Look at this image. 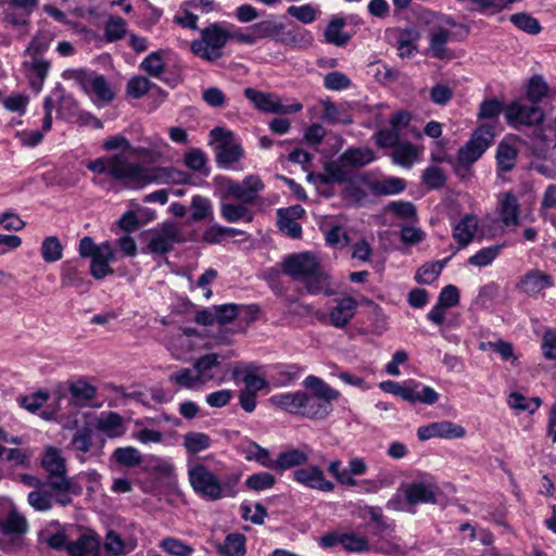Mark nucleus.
I'll use <instances>...</instances> for the list:
<instances>
[{"mask_svg":"<svg viewBox=\"0 0 556 556\" xmlns=\"http://www.w3.org/2000/svg\"><path fill=\"white\" fill-rule=\"evenodd\" d=\"M422 149L410 142H399L392 152L393 163L402 167L410 168L418 160Z\"/></svg>","mask_w":556,"mask_h":556,"instance_id":"72a5a7b5","label":"nucleus"},{"mask_svg":"<svg viewBox=\"0 0 556 556\" xmlns=\"http://www.w3.org/2000/svg\"><path fill=\"white\" fill-rule=\"evenodd\" d=\"M327 469L340 485L355 488L358 485L356 477L368 471V464L363 457H352L344 467L339 458H333L328 463Z\"/></svg>","mask_w":556,"mask_h":556,"instance_id":"1a4fd4ad","label":"nucleus"},{"mask_svg":"<svg viewBox=\"0 0 556 556\" xmlns=\"http://www.w3.org/2000/svg\"><path fill=\"white\" fill-rule=\"evenodd\" d=\"M168 380L181 389L199 390L203 387L194 367L179 369L170 374Z\"/></svg>","mask_w":556,"mask_h":556,"instance_id":"58836bf2","label":"nucleus"},{"mask_svg":"<svg viewBox=\"0 0 556 556\" xmlns=\"http://www.w3.org/2000/svg\"><path fill=\"white\" fill-rule=\"evenodd\" d=\"M140 68L151 77L159 78L165 71V62L161 52H151L140 64Z\"/></svg>","mask_w":556,"mask_h":556,"instance_id":"0e129e2a","label":"nucleus"},{"mask_svg":"<svg viewBox=\"0 0 556 556\" xmlns=\"http://www.w3.org/2000/svg\"><path fill=\"white\" fill-rule=\"evenodd\" d=\"M184 446L189 453L197 454L211 446V438L203 432H188L184 435Z\"/></svg>","mask_w":556,"mask_h":556,"instance_id":"680f3d73","label":"nucleus"},{"mask_svg":"<svg viewBox=\"0 0 556 556\" xmlns=\"http://www.w3.org/2000/svg\"><path fill=\"white\" fill-rule=\"evenodd\" d=\"M29 18L30 13L27 11L15 9L8 4L3 22L5 23V27H10L18 37H24L29 33Z\"/></svg>","mask_w":556,"mask_h":556,"instance_id":"c85d7f7f","label":"nucleus"},{"mask_svg":"<svg viewBox=\"0 0 556 556\" xmlns=\"http://www.w3.org/2000/svg\"><path fill=\"white\" fill-rule=\"evenodd\" d=\"M190 218L193 222H200L213 218V203L212 201L203 195H193L190 203Z\"/></svg>","mask_w":556,"mask_h":556,"instance_id":"c03bdc74","label":"nucleus"},{"mask_svg":"<svg viewBox=\"0 0 556 556\" xmlns=\"http://www.w3.org/2000/svg\"><path fill=\"white\" fill-rule=\"evenodd\" d=\"M27 502L36 511H48L53 506V495L51 491L39 488L28 493Z\"/></svg>","mask_w":556,"mask_h":556,"instance_id":"052dcab7","label":"nucleus"},{"mask_svg":"<svg viewBox=\"0 0 556 556\" xmlns=\"http://www.w3.org/2000/svg\"><path fill=\"white\" fill-rule=\"evenodd\" d=\"M292 479L307 489L323 493H331L336 489L334 482L326 477L318 465L311 464L295 469Z\"/></svg>","mask_w":556,"mask_h":556,"instance_id":"f8f14e48","label":"nucleus"},{"mask_svg":"<svg viewBox=\"0 0 556 556\" xmlns=\"http://www.w3.org/2000/svg\"><path fill=\"white\" fill-rule=\"evenodd\" d=\"M375 160V153L366 147L349 148L340 155L343 166L362 167Z\"/></svg>","mask_w":556,"mask_h":556,"instance_id":"f704fd0d","label":"nucleus"},{"mask_svg":"<svg viewBox=\"0 0 556 556\" xmlns=\"http://www.w3.org/2000/svg\"><path fill=\"white\" fill-rule=\"evenodd\" d=\"M167 143L160 137H146L141 144L135 147L134 155L141 157L146 163H156L163 159L167 151Z\"/></svg>","mask_w":556,"mask_h":556,"instance_id":"4be33fe9","label":"nucleus"},{"mask_svg":"<svg viewBox=\"0 0 556 556\" xmlns=\"http://www.w3.org/2000/svg\"><path fill=\"white\" fill-rule=\"evenodd\" d=\"M256 40L271 38L277 41V38L285 30L282 23H277L273 18L261 21L252 25Z\"/></svg>","mask_w":556,"mask_h":556,"instance_id":"6e6d98bb","label":"nucleus"},{"mask_svg":"<svg viewBox=\"0 0 556 556\" xmlns=\"http://www.w3.org/2000/svg\"><path fill=\"white\" fill-rule=\"evenodd\" d=\"M239 451L248 462H256L261 466L271 469L273 458L268 450L262 447L256 442L243 441L239 445Z\"/></svg>","mask_w":556,"mask_h":556,"instance_id":"473e14b6","label":"nucleus"},{"mask_svg":"<svg viewBox=\"0 0 556 556\" xmlns=\"http://www.w3.org/2000/svg\"><path fill=\"white\" fill-rule=\"evenodd\" d=\"M220 204V215L228 223H251L254 219L253 212L248 207L245 202H225Z\"/></svg>","mask_w":556,"mask_h":556,"instance_id":"cd10ccee","label":"nucleus"},{"mask_svg":"<svg viewBox=\"0 0 556 556\" xmlns=\"http://www.w3.org/2000/svg\"><path fill=\"white\" fill-rule=\"evenodd\" d=\"M56 34L54 29L42 23L24 51V55L42 56L48 51Z\"/></svg>","mask_w":556,"mask_h":556,"instance_id":"393cba45","label":"nucleus"},{"mask_svg":"<svg viewBox=\"0 0 556 556\" xmlns=\"http://www.w3.org/2000/svg\"><path fill=\"white\" fill-rule=\"evenodd\" d=\"M309 457V448L307 446L302 448H290L278 455L273 459L271 470L285 471L292 467L306 464Z\"/></svg>","mask_w":556,"mask_h":556,"instance_id":"a878e982","label":"nucleus"},{"mask_svg":"<svg viewBox=\"0 0 556 556\" xmlns=\"http://www.w3.org/2000/svg\"><path fill=\"white\" fill-rule=\"evenodd\" d=\"M303 384L305 388L312 390V392H308L311 395L320 400V402L327 406H332L331 402L339 397V392L337 390L332 389L316 376H307L304 379Z\"/></svg>","mask_w":556,"mask_h":556,"instance_id":"c756f323","label":"nucleus"},{"mask_svg":"<svg viewBox=\"0 0 556 556\" xmlns=\"http://www.w3.org/2000/svg\"><path fill=\"white\" fill-rule=\"evenodd\" d=\"M222 200L233 199L245 203H254L265 188L264 182L257 175H248L242 181H235L227 177L215 179Z\"/></svg>","mask_w":556,"mask_h":556,"instance_id":"423d86ee","label":"nucleus"},{"mask_svg":"<svg viewBox=\"0 0 556 556\" xmlns=\"http://www.w3.org/2000/svg\"><path fill=\"white\" fill-rule=\"evenodd\" d=\"M406 188V181L400 177H387L374 184L372 190L377 194L393 195Z\"/></svg>","mask_w":556,"mask_h":556,"instance_id":"13d9d810","label":"nucleus"},{"mask_svg":"<svg viewBox=\"0 0 556 556\" xmlns=\"http://www.w3.org/2000/svg\"><path fill=\"white\" fill-rule=\"evenodd\" d=\"M452 38V33L445 28H438L430 35L429 49L434 58L443 59L447 55L446 45Z\"/></svg>","mask_w":556,"mask_h":556,"instance_id":"09e8293b","label":"nucleus"},{"mask_svg":"<svg viewBox=\"0 0 556 556\" xmlns=\"http://www.w3.org/2000/svg\"><path fill=\"white\" fill-rule=\"evenodd\" d=\"M478 229V218L473 214L462 217L453 227V238L460 248L467 247L473 239Z\"/></svg>","mask_w":556,"mask_h":556,"instance_id":"7c9ffc66","label":"nucleus"},{"mask_svg":"<svg viewBox=\"0 0 556 556\" xmlns=\"http://www.w3.org/2000/svg\"><path fill=\"white\" fill-rule=\"evenodd\" d=\"M401 492L407 498L408 504L414 507L417 504L435 503L438 486L432 478L425 477L403 485Z\"/></svg>","mask_w":556,"mask_h":556,"instance_id":"ddd939ff","label":"nucleus"},{"mask_svg":"<svg viewBox=\"0 0 556 556\" xmlns=\"http://www.w3.org/2000/svg\"><path fill=\"white\" fill-rule=\"evenodd\" d=\"M300 402V416L306 418L324 419L332 410V406L325 405L320 400L305 391H301Z\"/></svg>","mask_w":556,"mask_h":556,"instance_id":"bb28decb","label":"nucleus"},{"mask_svg":"<svg viewBox=\"0 0 556 556\" xmlns=\"http://www.w3.org/2000/svg\"><path fill=\"white\" fill-rule=\"evenodd\" d=\"M230 39V31L220 23H212L200 29V38L190 42L191 52L200 59L214 62L223 56Z\"/></svg>","mask_w":556,"mask_h":556,"instance_id":"20e7f679","label":"nucleus"},{"mask_svg":"<svg viewBox=\"0 0 556 556\" xmlns=\"http://www.w3.org/2000/svg\"><path fill=\"white\" fill-rule=\"evenodd\" d=\"M301 391L278 393L268 399V402L277 408L289 414L300 415Z\"/></svg>","mask_w":556,"mask_h":556,"instance_id":"a19ab883","label":"nucleus"},{"mask_svg":"<svg viewBox=\"0 0 556 556\" xmlns=\"http://www.w3.org/2000/svg\"><path fill=\"white\" fill-rule=\"evenodd\" d=\"M40 463L48 472V480L67 478L66 460L62 456L60 448L52 445L45 446Z\"/></svg>","mask_w":556,"mask_h":556,"instance_id":"412c9836","label":"nucleus"},{"mask_svg":"<svg viewBox=\"0 0 556 556\" xmlns=\"http://www.w3.org/2000/svg\"><path fill=\"white\" fill-rule=\"evenodd\" d=\"M102 148L105 151H118V153L98 157L87 163L86 167L94 174L92 182L97 186H105L101 176L106 175L121 182L125 188L138 190L162 181L165 176V168L131 162L125 153L134 155L135 147L125 136L109 137L103 141Z\"/></svg>","mask_w":556,"mask_h":556,"instance_id":"f257e3e1","label":"nucleus"},{"mask_svg":"<svg viewBox=\"0 0 556 556\" xmlns=\"http://www.w3.org/2000/svg\"><path fill=\"white\" fill-rule=\"evenodd\" d=\"M244 96L257 110L265 113L290 114L300 112L303 108L299 102L283 105L277 94L263 92L254 88L244 89Z\"/></svg>","mask_w":556,"mask_h":556,"instance_id":"9b49d317","label":"nucleus"},{"mask_svg":"<svg viewBox=\"0 0 556 556\" xmlns=\"http://www.w3.org/2000/svg\"><path fill=\"white\" fill-rule=\"evenodd\" d=\"M496 212L503 226L516 228L519 226L520 207L518 199L511 192H504L497 197Z\"/></svg>","mask_w":556,"mask_h":556,"instance_id":"aec40b11","label":"nucleus"},{"mask_svg":"<svg viewBox=\"0 0 556 556\" xmlns=\"http://www.w3.org/2000/svg\"><path fill=\"white\" fill-rule=\"evenodd\" d=\"M46 486L51 491L53 500L61 506H67L72 503L70 493H74V484L70 478L48 480Z\"/></svg>","mask_w":556,"mask_h":556,"instance_id":"e433bc0d","label":"nucleus"},{"mask_svg":"<svg viewBox=\"0 0 556 556\" xmlns=\"http://www.w3.org/2000/svg\"><path fill=\"white\" fill-rule=\"evenodd\" d=\"M41 256L47 263H55L63 256V245L55 236L43 239L40 248Z\"/></svg>","mask_w":556,"mask_h":556,"instance_id":"4d7b16f0","label":"nucleus"},{"mask_svg":"<svg viewBox=\"0 0 556 556\" xmlns=\"http://www.w3.org/2000/svg\"><path fill=\"white\" fill-rule=\"evenodd\" d=\"M507 405L517 413H535L541 406L539 397H527L519 392H511L507 397Z\"/></svg>","mask_w":556,"mask_h":556,"instance_id":"49530a36","label":"nucleus"},{"mask_svg":"<svg viewBox=\"0 0 556 556\" xmlns=\"http://www.w3.org/2000/svg\"><path fill=\"white\" fill-rule=\"evenodd\" d=\"M100 540L93 532L81 534L76 541L66 545V549L71 556H88L98 551Z\"/></svg>","mask_w":556,"mask_h":556,"instance_id":"c9c22d12","label":"nucleus"},{"mask_svg":"<svg viewBox=\"0 0 556 556\" xmlns=\"http://www.w3.org/2000/svg\"><path fill=\"white\" fill-rule=\"evenodd\" d=\"M277 41L294 48H305L311 46L313 37L311 33L305 29L294 28L288 31L282 30Z\"/></svg>","mask_w":556,"mask_h":556,"instance_id":"de8ad7c7","label":"nucleus"},{"mask_svg":"<svg viewBox=\"0 0 556 556\" xmlns=\"http://www.w3.org/2000/svg\"><path fill=\"white\" fill-rule=\"evenodd\" d=\"M70 392L75 400L86 403L96 396L97 388L87 381L79 379L71 383Z\"/></svg>","mask_w":556,"mask_h":556,"instance_id":"774afa93","label":"nucleus"},{"mask_svg":"<svg viewBox=\"0 0 556 556\" xmlns=\"http://www.w3.org/2000/svg\"><path fill=\"white\" fill-rule=\"evenodd\" d=\"M287 13L303 24H312L319 15L317 5L306 3L303 5H291L287 9Z\"/></svg>","mask_w":556,"mask_h":556,"instance_id":"bf43d9fd","label":"nucleus"},{"mask_svg":"<svg viewBox=\"0 0 556 556\" xmlns=\"http://www.w3.org/2000/svg\"><path fill=\"white\" fill-rule=\"evenodd\" d=\"M22 68L28 80L29 87L36 92H40L45 80L50 71L51 64L43 56L24 55Z\"/></svg>","mask_w":556,"mask_h":556,"instance_id":"dca6fc26","label":"nucleus"},{"mask_svg":"<svg viewBox=\"0 0 556 556\" xmlns=\"http://www.w3.org/2000/svg\"><path fill=\"white\" fill-rule=\"evenodd\" d=\"M73 75L97 106H103L114 99V92L104 76L84 71H76Z\"/></svg>","mask_w":556,"mask_h":556,"instance_id":"6e6552de","label":"nucleus"},{"mask_svg":"<svg viewBox=\"0 0 556 556\" xmlns=\"http://www.w3.org/2000/svg\"><path fill=\"white\" fill-rule=\"evenodd\" d=\"M504 116L510 126L518 128L520 126H533L542 123L544 112L534 103L527 104L521 100H517L505 106Z\"/></svg>","mask_w":556,"mask_h":556,"instance_id":"9d476101","label":"nucleus"},{"mask_svg":"<svg viewBox=\"0 0 556 556\" xmlns=\"http://www.w3.org/2000/svg\"><path fill=\"white\" fill-rule=\"evenodd\" d=\"M341 546L348 553L361 554L371 551L368 539L357 532H343Z\"/></svg>","mask_w":556,"mask_h":556,"instance_id":"8fccbe9b","label":"nucleus"},{"mask_svg":"<svg viewBox=\"0 0 556 556\" xmlns=\"http://www.w3.org/2000/svg\"><path fill=\"white\" fill-rule=\"evenodd\" d=\"M502 249V244H494L483 248L471 255L467 262L469 265L478 268L490 266L500 255Z\"/></svg>","mask_w":556,"mask_h":556,"instance_id":"603ef678","label":"nucleus"},{"mask_svg":"<svg viewBox=\"0 0 556 556\" xmlns=\"http://www.w3.org/2000/svg\"><path fill=\"white\" fill-rule=\"evenodd\" d=\"M211 137L216 142V159L222 167L230 168L242 157L243 150L231 131L216 127L211 130Z\"/></svg>","mask_w":556,"mask_h":556,"instance_id":"0eeeda50","label":"nucleus"},{"mask_svg":"<svg viewBox=\"0 0 556 556\" xmlns=\"http://www.w3.org/2000/svg\"><path fill=\"white\" fill-rule=\"evenodd\" d=\"M448 258L443 261L431 262L422 265L415 275V280L418 283L430 285L438 279L442 269L446 265Z\"/></svg>","mask_w":556,"mask_h":556,"instance_id":"3c124183","label":"nucleus"},{"mask_svg":"<svg viewBox=\"0 0 556 556\" xmlns=\"http://www.w3.org/2000/svg\"><path fill=\"white\" fill-rule=\"evenodd\" d=\"M298 364H278L271 368L270 380L277 388L292 384L303 372Z\"/></svg>","mask_w":556,"mask_h":556,"instance_id":"2f4dec72","label":"nucleus"},{"mask_svg":"<svg viewBox=\"0 0 556 556\" xmlns=\"http://www.w3.org/2000/svg\"><path fill=\"white\" fill-rule=\"evenodd\" d=\"M200 340L197 331L191 328L179 329L167 340V349L177 359L186 358L197 346Z\"/></svg>","mask_w":556,"mask_h":556,"instance_id":"a211bd4d","label":"nucleus"},{"mask_svg":"<svg viewBox=\"0 0 556 556\" xmlns=\"http://www.w3.org/2000/svg\"><path fill=\"white\" fill-rule=\"evenodd\" d=\"M357 307L358 303L352 296L338 300L329 313L330 324L336 328L345 327L355 316Z\"/></svg>","mask_w":556,"mask_h":556,"instance_id":"b1692460","label":"nucleus"},{"mask_svg":"<svg viewBox=\"0 0 556 556\" xmlns=\"http://www.w3.org/2000/svg\"><path fill=\"white\" fill-rule=\"evenodd\" d=\"M517 159V149L514 144L502 141L496 151L497 166L503 172H509L514 168Z\"/></svg>","mask_w":556,"mask_h":556,"instance_id":"864d4df0","label":"nucleus"},{"mask_svg":"<svg viewBox=\"0 0 556 556\" xmlns=\"http://www.w3.org/2000/svg\"><path fill=\"white\" fill-rule=\"evenodd\" d=\"M0 529L4 534H23L28 530L26 518L8 497H0Z\"/></svg>","mask_w":556,"mask_h":556,"instance_id":"4468645a","label":"nucleus"},{"mask_svg":"<svg viewBox=\"0 0 556 556\" xmlns=\"http://www.w3.org/2000/svg\"><path fill=\"white\" fill-rule=\"evenodd\" d=\"M113 458L116 463L126 467L138 466L142 460L140 452L132 446L116 448L113 452Z\"/></svg>","mask_w":556,"mask_h":556,"instance_id":"338daca9","label":"nucleus"},{"mask_svg":"<svg viewBox=\"0 0 556 556\" xmlns=\"http://www.w3.org/2000/svg\"><path fill=\"white\" fill-rule=\"evenodd\" d=\"M136 543L124 541L114 530H109L104 539V549L111 556H122L132 551Z\"/></svg>","mask_w":556,"mask_h":556,"instance_id":"37998d69","label":"nucleus"},{"mask_svg":"<svg viewBox=\"0 0 556 556\" xmlns=\"http://www.w3.org/2000/svg\"><path fill=\"white\" fill-rule=\"evenodd\" d=\"M160 547L172 556H191L193 547L175 538H165L160 542Z\"/></svg>","mask_w":556,"mask_h":556,"instance_id":"69168bd1","label":"nucleus"},{"mask_svg":"<svg viewBox=\"0 0 556 556\" xmlns=\"http://www.w3.org/2000/svg\"><path fill=\"white\" fill-rule=\"evenodd\" d=\"M78 252L81 257L91 258L90 275L101 280L114 273L110 263L115 258V251L110 242L96 244L91 237H84L79 241Z\"/></svg>","mask_w":556,"mask_h":556,"instance_id":"39448f33","label":"nucleus"},{"mask_svg":"<svg viewBox=\"0 0 556 556\" xmlns=\"http://www.w3.org/2000/svg\"><path fill=\"white\" fill-rule=\"evenodd\" d=\"M188 479L193 491L206 501H218L224 497H235L238 494L239 475L220 481L206 466L192 464L188 467Z\"/></svg>","mask_w":556,"mask_h":556,"instance_id":"7ed1b4c3","label":"nucleus"},{"mask_svg":"<svg viewBox=\"0 0 556 556\" xmlns=\"http://www.w3.org/2000/svg\"><path fill=\"white\" fill-rule=\"evenodd\" d=\"M218 366V355L215 353L206 354L200 357L193 365L203 386L215 379L213 369Z\"/></svg>","mask_w":556,"mask_h":556,"instance_id":"a18cd8bd","label":"nucleus"},{"mask_svg":"<svg viewBox=\"0 0 556 556\" xmlns=\"http://www.w3.org/2000/svg\"><path fill=\"white\" fill-rule=\"evenodd\" d=\"M304 214L305 210L299 204L279 208L277 216L280 231L292 239L300 238L302 236V227L298 223V219L302 218Z\"/></svg>","mask_w":556,"mask_h":556,"instance_id":"6ab92c4d","label":"nucleus"},{"mask_svg":"<svg viewBox=\"0 0 556 556\" xmlns=\"http://www.w3.org/2000/svg\"><path fill=\"white\" fill-rule=\"evenodd\" d=\"M181 242V231L175 224H164L149 241L148 250L152 254H165L169 252L175 243Z\"/></svg>","mask_w":556,"mask_h":556,"instance_id":"f3484780","label":"nucleus"},{"mask_svg":"<svg viewBox=\"0 0 556 556\" xmlns=\"http://www.w3.org/2000/svg\"><path fill=\"white\" fill-rule=\"evenodd\" d=\"M554 282L549 275L541 270H530L521 277L517 289L527 295H535L541 291L553 287Z\"/></svg>","mask_w":556,"mask_h":556,"instance_id":"5701e85b","label":"nucleus"},{"mask_svg":"<svg viewBox=\"0 0 556 556\" xmlns=\"http://www.w3.org/2000/svg\"><path fill=\"white\" fill-rule=\"evenodd\" d=\"M325 233L326 242L332 248H344L349 243L346 231L339 225L332 223H325L321 226Z\"/></svg>","mask_w":556,"mask_h":556,"instance_id":"5fc2aeb1","label":"nucleus"},{"mask_svg":"<svg viewBox=\"0 0 556 556\" xmlns=\"http://www.w3.org/2000/svg\"><path fill=\"white\" fill-rule=\"evenodd\" d=\"M345 20L342 17H333L325 29V39L328 43L342 47L348 43L350 36L343 33Z\"/></svg>","mask_w":556,"mask_h":556,"instance_id":"79ce46f5","label":"nucleus"},{"mask_svg":"<svg viewBox=\"0 0 556 556\" xmlns=\"http://www.w3.org/2000/svg\"><path fill=\"white\" fill-rule=\"evenodd\" d=\"M97 428L111 439L119 438L125 433L123 418L113 412L101 415L98 419Z\"/></svg>","mask_w":556,"mask_h":556,"instance_id":"4c0bfd02","label":"nucleus"},{"mask_svg":"<svg viewBox=\"0 0 556 556\" xmlns=\"http://www.w3.org/2000/svg\"><path fill=\"white\" fill-rule=\"evenodd\" d=\"M247 539L241 533H229L224 543L217 545V552L222 556H244Z\"/></svg>","mask_w":556,"mask_h":556,"instance_id":"ea45409f","label":"nucleus"},{"mask_svg":"<svg viewBox=\"0 0 556 556\" xmlns=\"http://www.w3.org/2000/svg\"><path fill=\"white\" fill-rule=\"evenodd\" d=\"M466 435V429L450 420H442L421 426L417 429L420 441L439 438L444 440L462 439Z\"/></svg>","mask_w":556,"mask_h":556,"instance_id":"2eb2a0df","label":"nucleus"},{"mask_svg":"<svg viewBox=\"0 0 556 556\" xmlns=\"http://www.w3.org/2000/svg\"><path fill=\"white\" fill-rule=\"evenodd\" d=\"M244 483L249 490L262 492L271 489L276 483V478L267 471H261L249 476Z\"/></svg>","mask_w":556,"mask_h":556,"instance_id":"e2e57ef3","label":"nucleus"},{"mask_svg":"<svg viewBox=\"0 0 556 556\" xmlns=\"http://www.w3.org/2000/svg\"><path fill=\"white\" fill-rule=\"evenodd\" d=\"M282 271L293 280L303 285L313 295H332L330 277L325 273L316 256L311 252L293 253L285 257L281 264Z\"/></svg>","mask_w":556,"mask_h":556,"instance_id":"f03ea898","label":"nucleus"}]
</instances>
